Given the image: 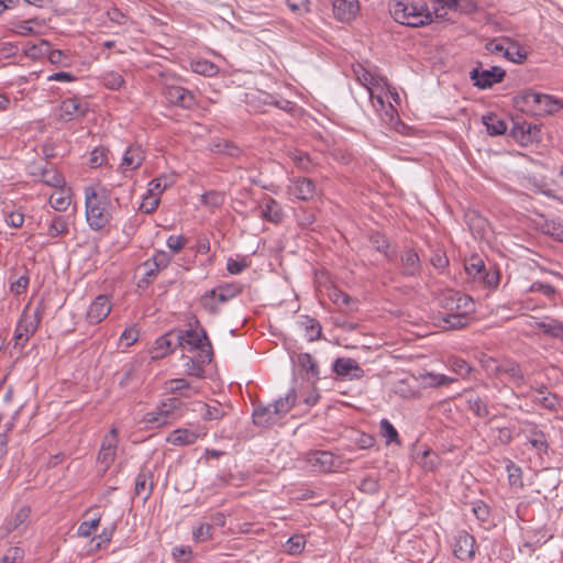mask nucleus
<instances>
[{"label": "nucleus", "mask_w": 563, "mask_h": 563, "mask_svg": "<svg viewBox=\"0 0 563 563\" xmlns=\"http://www.w3.org/2000/svg\"><path fill=\"white\" fill-rule=\"evenodd\" d=\"M242 292L240 284L220 285L212 290L206 292L201 298L203 308L210 313H217L222 303L235 298Z\"/></svg>", "instance_id": "nucleus-7"}, {"label": "nucleus", "mask_w": 563, "mask_h": 563, "mask_svg": "<svg viewBox=\"0 0 563 563\" xmlns=\"http://www.w3.org/2000/svg\"><path fill=\"white\" fill-rule=\"evenodd\" d=\"M108 162V150L104 147L95 148L89 156V165L92 168L102 166Z\"/></svg>", "instance_id": "nucleus-50"}, {"label": "nucleus", "mask_w": 563, "mask_h": 563, "mask_svg": "<svg viewBox=\"0 0 563 563\" xmlns=\"http://www.w3.org/2000/svg\"><path fill=\"white\" fill-rule=\"evenodd\" d=\"M68 232L67 221L63 217H54L48 225L47 235L49 238H57Z\"/></svg>", "instance_id": "nucleus-45"}, {"label": "nucleus", "mask_w": 563, "mask_h": 563, "mask_svg": "<svg viewBox=\"0 0 563 563\" xmlns=\"http://www.w3.org/2000/svg\"><path fill=\"white\" fill-rule=\"evenodd\" d=\"M261 218L274 224L280 223L283 220V210L279 203L272 197L264 198L260 205Z\"/></svg>", "instance_id": "nucleus-22"}, {"label": "nucleus", "mask_w": 563, "mask_h": 563, "mask_svg": "<svg viewBox=\"0 0 563 563\" xmlns=\"http://www.w3.org/2000/svg\"><path fill=\"white\" fill-rule=\"evenodd\" d=\"M451 300L456 302V312L450 313L444 322L450 329L464 328L470 321L468 314L474 311V302L468 296L459 292L452 295Z\"/></svg>", "instance_id": "nucleus-9"}, {"label": "nucleus", "mask_w": 563, "mask_h": 563, "mask_svg": "<svg viewBox=\"0 0 563 563\" xmlns=\"http://www.w3.org/2000/svg\"><path fill=\"white\" fill-rule=\"evenodd\" d=\"M296 402V393L295 390H289L284 397L277 399L272 407L274 408V413H277L279 419L285 416L287 412L291 410Z\"/></svg>", "instance_id": "nucleus-34"}, {"label": "nucleus", "mask_w": 563, "mask_h": 563, "mask_svg": "<svg viewBox=\"0 0 563 563\" xmlns=\"http://www.w3.org/2000/svg\"><path fill=\"white\" fill-rule=\"evenodd\" d=\"M31 515V508L29 506H21L14 510L4 522V530L11 533L15 530L24 528Z\"/></svg>", "instance_id": "nucleus-24"}, {"label": "nucleus", "mask_w": 563, "mask_h": 563, "mask_svg": "<svg viewBox=\"0 0 563 563\" xmlns=\"http://www.w3.org/2000/svg\"><path fill=\"white\" fill-rule=\"evenodd\" d=\"M328 296L330 300H332L335 305L339 306H345L350 301V297L336 287L329 288Z\"/></svg>", "instance_id": "nucleus-58"}, {"label": "nucleus", "mask_w": 563, "mask_h": 563, "mask_svg": "<svg viewBox=\"0 0 563 563\" xmlns=\"http://www.w3.org/2000/svg\"><path fill=\"white\" fill-rule=\"evenodd\" d=\"M187 243L188 239L184 235H170L166 241L168 249L173 253H179L183 251Z\"/></svg>", "instance_id": "nucleus-56"}, {"label": "nucleus", "mask_w": 563, "mask_h": 563, "mask_svg": "<svg viewBox=\"0 0 563 563\" xmlns=\"http://www.w3.org/2000/svg\"><path fill=\"white\" fill-rule=\"evenodd\" d=\"M49 49V42L41 40L38 43H27L23 48V53L26 57L38 60L45 56L48 57Z\"/></svg>", "instance_id": "nucleus-31"}, {"label": "nucleus", "mask_w": 563, "mask_h": 563, "mask_svg": "<svg viewBox=\"0 0 563 563\" xmlns=\"http://www.w3.org/2000/svg\"><path fill=\"white\" fill-rule=\"evenodd\" d=\"M355 445H357L362 450H366L372 448L375 444V438L371 434L364 432H357L355 438L353 439Z\"/></svg>", "instance_id": "nucleus-57"}, {"label": "nucleus", "mask_w": 563, "mask_h": 563, "mask_svg": "<svg viewBox=\"0 0 563 563\" xmlns=\"http://www.w3.org/2000/svg\"><path fill=\"white\" fill-rule=\"evenodd\" d=\"M144 158H145V153L141 146H137V145L130 146L125 151L119 168L122 173H125L129 170H134L142 165Z\"/></svg>", "instance_id": "nucleus-23"}, {"label": "nucleus", "mask_w": 563, "mask_h": 563, "mask_svg": "<svg viewBox=\"0 0 563 563\" xmlns=\"http://www.w3.org/2000/svg\"><path fill=\"white\" fill-rule=\"evenodd\" d=\"M288 191L297 199L309 200L313 198L316 194V185L311 179L296 178L291 180Z\"/></svg>", "instance_id": "nucleus-21"}, {"label": "nucleus", "mask_w": 563, "mask_h": 563, "mask_svg": "<svg viewBox=\"0 0 563 563\" xmlns=\"http://www.w3.org/2000/svg\"><path fill=\"white\" fill-rule=\"evenodd\" d=\"M306 540L302 536H294L286 543V552L290 555L299 554L303 551Z\"/></svg>", "instance_id": "nucleus-52"}, {"label": "nucleus", "mask_w": 563, "mask_h": 563, "mask_svg": "<svg viewBox=\"0 0 563 563\" xmlns=\"http://www.w3.org/2000/svg\"><path fill=\"white\" fill-rule=\"evenodd\" d=\"M545 232L555 240L563 242V221L552 220L545 223Z\"/></svg>", "instance_id": "nucleus-55"}, {"label": "nucleus", "mask_w": 563, "mask_h": 563, "mask_svg": "<svg viewBox=\"0 0 563 563\" xmlns=\"http://www.w3.org/2000/svg\"><path fill=\"white\" fill-rule=\"evenodd\" d=\"M379 428L382 437L386 440V444L400 443L399 434L388 419H382L379 422Z\"/></svg>", "instance_id": "nucleus-42"}, {"label": "nucleus", "mask_w": 563, "mask_h": 563, "mask_svg": "<svg viewBox=\"0 0 563 563\" xmlns=\"http://www.w3.org/2000/svg\"><path fill=\"white\" fill-rule=\"evenodd\" d=\"M101 518L102 514L99 511L98 507L87 509L84 514V520L78 526L77 536L81 538L92 536L100 526Z\"/></svg>", "instance_id": "nucleus-16"}, {"label": "nucleus", "mask_w": 563, "mask_h": 563, "mask_svg": "<svg viewBox=\"0 0 563 563\" xmlns=\"http://www.w3.org/2000/svg\"><path fill=\"white\" fill-rule=\"evenodd\" d=\"M119 444V432L115 427L103 437L100 451L98 453L97 464L101 473H106L114 463L117 449Z\"/></svg>", "instance_id": "nucleus-11"}, {"label": "nucleus", "mask_w": 563, "mask_h": 563, "mask_svg": "<svg viewBox=\"0 0 563 563\" xmlns=\"http://www.w3.org/2000/svg\"><path fill=\"white\" fill-rule=\"evenodd\" d=\"M482 122L489 135H501L507 131L506 122L495 113L483 115Z\"/></svg>", "instance_id": "nucleus-29"}, {"label": "nucleus", "mask_w": 563, "mask_h": 563, "mask_svg": "<svg viewBox=\"0 0 563 563\" xmlns=\"http://www.w3.org/2000/svg\"><path fill=\"white\" fill-rule=\"evenodd\" d=\"M505 57L512 63L523 64L527 60L528 53L518 42L508 38L507 46H505Z\"/></svg>", "instance_id": "nucleus-32"}, {"label": "nucleus", "mask_w": 563, "mask_h": 563, "mask_svg": "<svg viewBox=\"0 0 563 563\" xmlns=\"http://www.w3.org/2000/svg\"><path fill=\"white\" fill-rule=\"evenodd\" d=\"M102 84L106 88L111 90H119L124 86L123 76L114 70L106 71L102 77Z\"/></svg>", "instance_id": "nucleus-40"}, {"label": "nucleus", "mask_w": 563, "mask_h": 563, "mask_svg": "<svg viewBox=\"0 0 563 563\" xmlns=\"http://www.w3.org/2000/svg\"><path fill=\"white\" fill-rule=\"evenodd\" d=\"M512 132L515 137L519 139L522 144H527L539 135L541 129L537 124L523 122L515 126Z\"/></svg>", "instance_id": "nucleus-33"}, {"label": "nucleus", "mask_w": 563, "mask_h": 563, "mask_svg": "<svg viewBox=\"0 0 563 563\" xmlns=\"http://www.w3.org/2000/svg\"><path fill=\"white\" fill-rule=\"evenodd\" d=\"M185 350L197 352L196 355L200 356V362L210 363L212 360V347L206 333L197 330L187 331L180 341Z\"/></svg>", "instance_id": "nucleus-8"}, {"label": "nucleus", "mask_w": 563, "mask_h": 563, "mask_svg": "<svg viewBox=\"0 0 563 563\" xmlns=\"http://www.w3.org/2000/svg\"><path fill=\"white\" fill-rule=\"evenodd\" d=\"M439 457L431 451H424L422 459V466L428 471H433L438 467Z\"/></svg>", "instance_id": "nucleus-62"}, {"label": "nucleus", "mask_w": 563, "mask_h": 563, "mask_svg": "<svg viewBox=\"0 0 563 563\" xmlns=\"http://www.w3.org/2000/svg\"><path fill=\"white\" fill-rule=\"evenodd\" d=\"M279 420L277 413H274L272 405L266 407L257 408L253 412V421L255 424L261 427H268L276 423Z\"/></svg>", "instance_id": "nucleus-30"}, {"label": "nucleus", "mask_w": 563, "mask_h": 563, "mask_svg": "<svg viewBox=\"0 0 563 563\" xmlns=\"http://www.w3.org/2000/svg\"><path fill=\"white\" fill-rule=\"evenodd\" d=\"M212 530L211 523L202 522L194 530V538L198 542H206L212 538Z\"/></svg>", "instance_id": "nucleus-54"}, {"label": "nucleus", "mask_w": 563, "mask_h": 563, "mask_svg": "<svg viewBox=\"0 0 563 563\" xmlns=\"http://www.w3.org/2000/svg\"><path fill=\"white\" fill-rule=\"evenodd\" d=\"M201 418L203 420H217L224 416V410L218 401L211 404H200Z\"/></svg>", "instance_id": "nucleus-37"}, {"label": "nucleus", "mask_w": 563, "mask_h": 563, "mask_svg": "<svg viewBox=\"0 0 563 563\" xmlns=\"http://www.w3.org/2000/svg\"><path fill=\"white\" fill-rule=\"evenodd\" d=\"M485 268L484 262L479 257H472L465 264L466 273L473 278H479Z\"/></svg>", "instance_id": "nucleus-48"}, {"label": "nucleus", "mask_w": 563, "mask_h": 563, "mask_svg": "<svg viewBox=\"0 0 563 563\" xmlns=\"http://www.w3.org/2000/svg\"><path fill=\"white\" fill-rule=\"evenodd\" d=\"M183 405L177 397L165 398L142 417L141 423L147 429L167 427L181 417Z\"/></svg>", "instance_id": "nucleus-5"}, {"label": "nucleus", "mask_w": 563, "mask_h": 563, "mask_svg": "<svg viewBox=\"0 0 563 563\" xmlns=\"http://www.w3.org/2000/svg\"><path fill=\"white\" fill-rule=\"evenodd\" d=\"M507 474L509 484L514 487H522V473L521 468L514 463L507 465Z\"/></svg>", "instance_id": "nucleus-53"}, {"label": "nucleus", "mask_w": 563, "mask_h": 563, "mask_svg": "<svg viewBox=\"0 0 563 563\" xmlns=\"http://www.w3.org/2000/svg\"><path fill=\"white\" fill-rule=\"evenodd\" d=\"M41 181L53 188H60L66 185L64 176L54 168H45L41 174Z\"/></svg>", "instance_id": "nucleus-36"}, {"label": "nucleus", "mask_w": 563, "mask_h": 563, "mask_svg": "<svg viewBox=\"0 0 563 563\" xmlns=\"http://www.w3.org/2000/svg\"><path fill=\"white\" fill-rule=\"evenodd\" d=\"M24 558V550L20 547L9 548L0 560V563H21Z\"/></svg>", "instance_id": "nucleus-51"}, {"label": "nucleus", "mask_w": 563, "mask_h": 563, "mask_svg": "<svg viewBox=\"0 0 563 563\" xmlns=\"http://www.w3.org/2000/svg\"><path fill=\"white\" fill-rule=\"evenodd\" d=\"M402 266L406 274L415 275L420 268L418 254L412 250L406 251L402 255Z\"/></svg>", "instance_id": "nucleus-41"}, {"label": "nucleus", "mask_w": 563, "mask_h": 563, "mask_svg": "<svg viewBox=\"0 0 563 563\" xmlns=\"http://www.w3.org/2000/svg\"><path fill=\"white\" fill-rule=\"evenodd\" d=\"M206 435L207 430L201 426L192 429L178 428L167 435L166 441L176 446H185L195 444L199 439H203Z\"/></svg>", "instance_id": "nucleus-12"}, {"label": "nucleus", "mask_w": 563, "mask_h": 563, "mask_svg": "<svg viewBox=\"0 0 563 563\" xmlns=\"http://www.w3.org/2000/svg\"><path fill=\"white\" fill-rule=\"evenodd\" d=\"M449 7L429 0H390L389 12L394 20L411 27L424 26L433 21V15L443 18L442 11Z\"/></svg>", "instance_id": "nucleus-2"}, {"label": "nucleus", "mask_w": 563, "mask_h": 563, "mask_svg": "<svg viewBox=\"0 0 563 563\" xmlns=\"http://www.w3.org/2000/svg\"><path fill=\"white\" fill-rule=\"evenodd\" d=\"M506 71L501 67H490L488 69L475 68L471 71V79L479 89L490 88L494 84L503 81Z\"/></svg>", "instance_id": "nucleus-14"}, {"label": "nucleus", "mask_w": 563, "mask_h": 563, "mask_svg": "<svg viewBox=\"0 0 563 563\" xmlns=\"http://www.w3.org/2000/svg\"><path fill=\"white\" fill-rule=\"evenodd\" d=\"M89 111V104L80 97H69L62 100L55 110L58 121L70 122L84 118Z\"/></svg>", "instance_id": "nucleus-10"}, {"label": "nucleus", "mask_w": 563, "mask_h": 563, "mask_svg": "<svg viewBox=\"0 0 563 563\" xmlns=\"http://www.w3.org/2000/svg\"><path fill=\"white\" fill-rule=\"evenodd\" d=\"M44 313V305L37 302L33 305L31 301L25 305L22 313L16 322L13 341L14 345L23 349L29 340L36 332Z\"/></svg>", "instance_id": "nucleus-6"}, {"label": "nucleus", "mask_w": 563, "mask_h": 563, "mask_svg": "<svg viewBox=\"0 0 563 563\" xmlns=\"http://www.w3.org/2000/svg\"><path fill=\"white\" fill-rule=\"evenodd\" d=\"M354 74L357 81L366 88L373 108L380 120L393 125L398 117L395 104H399L401 99L397 90L391 87L386 77L380 76L363 65L354 67Z\"/></svg>", "instance_id": "nucleus-1"}, {"label": "nucleus", "mask_w": 563, "mask_h": 563, "mask_svg": "<svg viewBox=\"0 0 563 563\" xmlns=\"http://www.w3.org/2000/svg\"><path fill=\"white\" fill-rule=\"evenodd\" d=\"M29 284H30V278L27 276H25V275L20 276L16 280L11 283L10 290L14 295H21L27 289Z\"/></svg>", "instance_id": "nucleus-59"}, {"label": "nucleus", "mask_w": 563, "mask_h": 563, "mask_svg": "<svg viewBox=\"0 0 563 563\" xmlns=\"http://www.w3.org/2000/svg\"><path fill=\"white\" fill-rule=\"evenodd\" d=\"M287 3L292 12L303 14L309 11L310 0H287Z\"/></svg>", "instance_id": "nucleus-61"}, {"label": "nucleus", "mask_w": 563, "mask_h": 563, "mask_svg": "<svg viewBox=\"0 0 563 563\" xmlns=\"http://www.w3.org/2000/svg\"><path fill=\"white\" fill-rule=\"evenodd\" d=\"M86 220L88 225L100 231L109 227L112 219V205L109 196L103 191H98L93 187L85 189Z\"/></svg>", "instance_id": "nucleus-4"}, {"label": "nucleus", "mask_w": 563, "mask_h": 563, "mask_svg": "<svg viewBox=\"0 0 563 563\" xmlns=\"http://www.w3.org/2000/svg\"><path fill=\"white\" fill-rule=\"evenodd\" d=\"M508 37L493 40L486 44L487 51L493 54H503L505 56V46H507Z\"/></svg>", "instance_id": "nucleus-60"}, {"label": "nucleus", "mask_w": 563, "mask_h": 563, "mask_svg": "<svg viewBox=\"0 0 563 563\" xmlns=\"http://www.w3.org/2000/svg\"><path fill=\"white\" fill-rule=\"evenodd\" d=\"M113 532H114V527L104 528L102 530L101 534H99L97 537L98 542L96 544V549L99 550L103 547H107L111 542ZM93 540H96V538Z\"/></svg>", "instance_id": "nucleus-63"}, {"label": "nucleus", "mask_w": 563, "mask_h": 563, "mask_svg": "<svg viewBox=\"0 0 563 563\" xmlns=\"http://www.w3.org/2000/svg\"><path fill=\"white\" fill-rule=\"evenodd\" d=\"M48 60L51 64L59 67H70L73 64L69 55L60 49H49Z\"/></svg>", "instance_id": "nucleus-46"}, {"label": "nucleus", "mask_w": 563, "mask_h": 563, "mask_svg": "<svg viewBox=\"0 0 563 563\" xmlns=\"http://www.w3.org/2000/svg\"><path fill=\"white\" fill-rule=\"evenodd\" d=\"M308 461L319 472H331L334 467L333 455L327 451L311 453Z\"/></svg>", "instance_id": "nucleus-26"}, {"label": "nucleus", "mask_w": 563, "mask_h": 563, "mask_svg": "<svg viewBox=\"0 0 563 563\" xmlns=\"http://www.w3.org/2000/svg\"><path fill=\"white\" fill-rule=\"evenodd\" d=\"M201 203L208 208L217 209L224 203V194L210 190L201 195Z\"/></svg>", "instance_id": "nucleus-43"}, {"label": "nucleus", "mask_w": 563, "mask_h": 563, "mask_svg": "<svg viewBox=\"0 0 563 563\" xmlns=\"http://www.w3.org/2000/svg\"><path fill=\"white\" fill-rule=\"evenodd\" d=\"M43 26L44 24L38 19L19 21L14 24L13 32L22 36L41 35Z\"/></svg>", "instance_id": "nucleus-28"}, {"label": "nucleus", "mask_w": 563, "mask_h": 563, "mask_svg": "<svg viewBox=\"0 0 563 563\" xmlns=\"http://www.w3.org/2000/svg\"><path fill=\"white\" fill-rule=\"evenodd\" d=\"M184 360L186 361L184 366L187 375L199 378L203 377V365L206 363L200 362L199 355L186 356Z\"/></svg>", "instance_id": "nucleus-38"}, {"label": "nucleus", "mask_w": 563, "mask_h": 563, "mask_svg": "<svg viewBox=\"0 0 563 563\" xmlns=\"http://www.w3.org/2000/svg\"><path fill=\"white\" fill-rule=\"evenodd\" d=\"M523 432L527 433V439L530 445L539 453L547 452L548 442L543 432L537 429L532 423H525Z\"/></svg>", "instance_id": "nucleus-25"}, {"label": "nucleus", "mask_w": 563, "mask_h": 563, "mask_svg": "<svg viewBox=\"0 0 563 563\" xmlns=\"http://www.w3.org/2000/svg\"><path fill=\"white\" fill-rule=\"evenodd\" d=\"M190 68L194 73L203 76H214L218 74V67L206 59H196L190 63Z\"/></svg>", "instance_id": "nucleus-39"}, {"label": "nucleus", "mask_w": 563, "mask_h": 563, "mask_svg": "<svg viewBox=\"0 0 563 563\" xmlns=\"http://www.w3.org/2000/svg\"><path fill=\"white\" fill-rule=\"evenodd\" d=\"M139 334V329L135 325L128 327L120 335V345L124 347L131 346L137 341Z\"/></svg>", "instance_id": "nucleus-49"}, {"label": "nucleus", "mask_w": 563, "mask_h": 563, "mask_svg": "<svg viewBox=\"0 0 563 563\" xmlns=\"http://www.w3.org/2000/svg\"><path fill=\"white\" fill-rule=\"evenodd\" d=\"M453 553L461 561H470L475 555V539L466 531H461L454 539Z\"/></svg>", "instance_id": "nucleus-15"}, {"label": "nucleus", "mask_w": 563, "mask_h": 563, "mask_svg": "<svg viewBox=\"0 0 563 563\" xmlns=\"http://www.w3.org/2000/svg\"><path fill=\"white\" fill-rule=\"evenodd\" d=\"M112 310V300L107 295L97 296L86 311V320L89 324H98L103 321Z\"/></svg>", "instance_id": "nucleus-13"}, {"label": "nucleus", "mask_w": 563, "mask_h": 563, "mask_svg": "<svg viewBox=\"0 0 563 563\" xmlns=\"http://www.w3.org/2000/svg\"><path fill=\"white\" fill-rule=\"evenodd\" d=\"M483 279L484 284L488 287H497L499 284V272L496 269H490L486 273H482V276L479 277Z\"/></svg>", "instance_id": "nucleus-64"}, {"label": "nucleus", "mask_w": 563, "mask_h": 563, "mask_svg": "<svg viewBox=\"0 0 563 563\" xmlns=\"http://www.w3.org/2000/svg\"><path fill=\"white\" fill-rule=\"evenodd\" d=\"M332 9L338 20L349 22L358 11V2L357 0H332Z\"/></svg>", "instance_id": "nucleus-19"}, {"label": "nucleus", "mask_w": 563, "mask_h": 563, "mask_svg": "<svg viewBox=\"0 0 563 563\" xmlns=\"http://www.w3.org/2000/svg\"><path fill=\"white\" fill-rule=\"evenodd\" d=\"M333 371L339 376H347L353 371L361 372L357 362L350 357H340L333 364Z\"/></svg>", "instance_id": "nucleus-35"}, {"label": "nucleus", "mask_w": 563, "mask_h": 563, "mask_svg": "<svg viewBox=\"0 0 563 563\" xmlns=\"http://www.w3.org/2000/svg\"><path fill=\"white\" fill-rule=\"evenodd\" d=\"M178 178L179 175L174 170L163 173L147 184V189L161 197L164 191L177 183Z\"/></svg>", "instance_id": "nucleus-20"}, {"label": "nucleus", "mask_w": 563, "mask_h": 563, "mask_svg": "<svg viewBox=\"0 0 563 563\" xmlns=\"http://www.w3.org/2000/svg\"><path fill=\"white\" fill-rule=\"evenodd\" d=\"M164 93L167 101L181 108L190 109L196 103L194 95L179 86H168Z\"/></svg>", "instance_id": "nucleus-17"}, {"label": "nucleus", "mask_w": 563, "mask_h": 563, "mask_svg": "<svg viewBox=\"0 0 563 563\" xmlns=\"http://www.w3.org/2000/svg\"><path fill=\"white\" fill-rule=\"evenodd\" d=\"M159 202H161V197H158L157 195L153 194L152 191H150L147 189L146 194L142 198V202L140 205V210H141V212L146 213V214L152 213L158 208Z\"/></svg>", "instance_id": "nucleus-44"}, {"label": "nucleus", "mask_w": 563, "mask_h": 563, "mask_svg": "<svg viewBox=\"0 0 563 563\" xmlns=\"http://www.w3.org/2000/svg\"><path fill=\"white\" fill-rule=\"evenodd\" d=\"M71 202V189L64 185L51 195L49 203L57 211H65Z\"/></svg>", "instance_id": "nucleus-27"}, {"label": "nucleus", "mask_w": 563, "mask_h": 563, "mask_svg": "<svg viewBox=\"0 0 563 563\" xmlns=\"http://www.w3.org/2000/svg\"><path fill=\"white\" fill-rule=\"evenodd\" d=\"M514 106L523 113L544 117L559 112L563 101L552 95L526 89L514 97Z\"/></svg>", "instance_id": "nucleus-3"}, {"label": "nucleus", "mask_w": 563, "mask_h": 563, "mask_svg": "<svg viewBox=\"0 0 563 563\" xmlns=\"http://www.w3.org/2000/svg\"><path fill=\"white\" fill-rule=\"evenodd\" d=\"M165 389L170 394H178L184 398H191L200 394L201 388L184 378H174L165 383Z\"/></svg>", "instance_id": "nucleus-18"}, {"label": "nucleus", "mask_w": 563, "mask_h": 563, "mask_svg": "<svg viewBox=\"0 0 563 563\" xmlns=\"http://www.w3.org/2000/svg\"><path fill=\"white\" fill-rule=\"evenodd\" d=\"M539 329L553 336L563 338V322L558 320L542 321L538 323Z\"/></svg>", "instance_id": "nucleus-47"}]
</instances>
